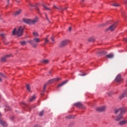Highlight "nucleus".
I'll return each mask as SVG.
<instances>
[{"instance_id":"2","label":"nucleus","mask_w":127,"mask_h":127,"mask_svg":"<svg viewBox=\"0 0 127 127\" xmlns=\"http://www.w3.org/2000/svg\"><path fill=\"white\" fill-rule=\"evenodd\" d=\"M24 28L20 26L19 27L18 30L16 28H14L12 31V35H17V36H21L23 33Z\"/></svg>"},{"instance_id":"25","label":"nucleus","mask_w":127,"mask_h":127,"mask_svg":"<svg viewBox=\"0 0 127 127\" xmlns=\"http://www.w3.org/2000/svg\"><path fill=\"white\" fill-rule=\"evenodd\" d=\"M113 6H115V7H118V6H120V4L118 3H114L112 4Z\"/></svg>"},{"instance_id":"55","label":"nucleus","mask_w":127,"mask_h":127,"mask_svg":"<svg viewBox=\"0 0 127 127\" xmlns=\"http://www.w3.org/2000/svg\"><path fill=\"white\" fill-rule=\"evenodd\" d=\"M23 104L24 105V103H23Z\"/></svg>"},{"instance_id":"11","label":"nucleus","mask_w":127,"mask_h":127,"mask_svg":"<svg viewBox=\"0 0 127 127\" xmlns=\"http://www.w3.org/2000/svg\"><path fill=\"white\" fill-rule=\"evenodd\" d=\"M0 125H1V126H2V127H7V124H6V123L1 119H0Z\"/></svg>"},{"instance_id":"19","label":"nucleus","mask_w":127,"mask_h":127,"mask_svg":"<svg viewBox=\"0 0 127 127\" xmlns=\"http://www.w3.org/2000/svg\"><path fill=\"white\" fill-rule=\"evenodd\" d=\"M106 57L109 58L110 59H112V58H114V55L113 54H109L106 55Z\"/></svg>"},{"instance_id":"17","label":"nucleus","mask_w":127,"mask_h":127,"mask_svg":"<svg viewBox=\"0 0 127 127\" xmlns=\"http://www.w3.org/2000/svg\"><path fill=\"white\" fill-rule=\"evenodd\" d=\"M67 82H68V80H66L65 81H64L63 82H62V83L60 84L58 86V88H60V87H62L63 86H64V85H65V84H66V83H67Z\"/></svg>"},{"instance_id":"16","label":"nucleus","mask_w":127,"mask_h":127,"mask_svg":"<svg viewBox=\"0 0 127 127\" xmlns=\"http://www.w3.org/2000/svg\"><path fill=\"white\" fill-rule=\"evenodd\" d=\"M53 8H57V9H60L61 10H64V9H66V8H65L64 9V8H63L61 7H57L55 5H54Z\"/></svg>"},{"instance_id":"12","label":"nucleus","mask_w":127,"mask_h":127,"mask_svg":"<svg viewBox=\"0 0 127 127\" xmlns=\"http://www.w3.org/2000/svg\"><path fill=\"white\" fill-rule=\"evenodd\" d=\"M96 111H97L98 112H104V111H106V107L103 106L98 108L96 109Z\"/></svg>"},{"instance_id":"54","label":"nucleus","mask_w":127,"mask_h":127,"mask_svg":"<svg viewBox=\"0 0 127 127\" xmlns=\"http://www.w3.org/2000/svg\"><path fill=\"white\" fill-rule=\"evenodd\" d=\"M82 0V1H84V0Z\"/></svg>"},{"instance_id":"4","label":"nucleus","mask_w":127,"mask_h":127,"mask_svg":"<svg viewBox=\"0 0 127 127\" xmlns=\"http://www.w3.org/2000/svg\"><path fill=\"white\" fill-rule=\"evenodd\" d=\"M40 39L38 38H34L33 40H30L28 41V43H30L33 47H36L37 44L40 42Z\"/></svg>"},{"instance_id":"44","label":"nucleus","mask_w":127,"mask_h":127,"mask_svg":"<svg viewBox=\"0 0 127 127\" xmlns=\"http://www.w3.org/2000/svg\"><path fill=\"white\" fill-rule=\"evenodd\" d=\"M35 127H40L36 125V126H35Z\"/></svg>"},{"instance_id":"20","label":"nucleus","mask_w":127,"mask_h":127,"mask_svg":"<svg viewBox=\"0 0 127 127\" xmlns=\"http://www.w3.org/2000/svg\"><path fill=\"white\" fill-rule=\"evenodd\" d=\"M42 63H44L45 64H48L49 63V60H44L41 61Z\"/></svg>"},{"instance_id":"43","label":"nucleus","mask_w":127,"mask_h":127,"mask_svg":"<svg viewBox=\"0 0 127 127\" xmlns=\"http://www.w3.org/2000/svg\"><path fill=\"white\" fill-rule=\"evenodd\" d=\"M108 24V22L106 23L105 24H104V25H107Z\"/></svg>"},{"instance_id":"9","label":"nucleus","mask_w":127,"mask_h":127,"mask_svg":"<svg viewBox=\"0 0 127 127\" xmlns=\"http://www.w3.org/2000/svg\"><path fill=\"white\" fill-rule=\"evenodd\" d=\"M125 97H127V89L125 91L124 93H123L122 94H121L120 97L119 99L120 100H122V99H124Z\"/></svg>"},{"instance_id":"48","label":"nucleus","mask_w":127,"mask_h":127,"mask_svg":"<svg viewBox=\"0 0 127 127\" xmlns=\"http://www.w3.org/2000/svg\"><path fill=\"white\" fill-rule=\"evenodd\" d=\"M30 5H31V6H34V5H32L31 4H30Z\"/></svg>"},{"instance_id":"52","label":"nucleus","mask_w":127,"mask_h":127,"mask_svg":"<svg viewBox=\"0 0 127 127\" xmlns=\"http://www.w3.org/2000/svg\"><path fill=\"white\" fill-rule=\"evenodd\" d=\"M13 118H14V117L12 118H11V120H13Z\"/></svg>"},{"instance_id":"29","label":"nucleus","mask_w":127,"mask_h":127,"mask_svg":"<svg viewBox=\"0 0 127 127\" xmlns=\"http://www.w3.org/2000/svg\"><path fill=\"white\" fill-rule=\"evenodd\" d=\"M21 45H25V44H26V42L25 41L21 42Z\"/></svg>"},{"instance_id":"5","label":"nucleus","mask_w":127,"mask_h":127,"mask_svg":"<svg viewBox=\"0 0 127 127\" xmlns=\"http://www.w3.org/2000/svg\"><path fill=\"white\" fill-rule=\"evenodd\" d=\"M116 27H117V25H116V23H114L111 26H109V27L106 29V31L109 30H110V31H114V30L116 29Z\"/></svg>"},{"instance_id":"41","label":"nucleus","mask_w":127,"mask_h":127,"mask_svg":"<svg viewBox=\"0 0 127 127\" xmlns=\"http://www.w3.org/2000/svg\"><path fill=\"white\" fill-rule=\"evenodd\" d=\"M124 1H125V2L127 4V0H124Z\"/></svg>"},{"instance_id":"10","label":"nucleus","mask_w":127,"mask_h":127,"mask_svg":"<svg viewBox=\"0 0 127 127\" xmlns=\"http://www.w3.org/2000/svg\"><path fill=\"white\" fill-rule=\"evenodd\" d=\"M9 57H10V55H7L4 57H2L1 58V62H5V61H6V59H7V58H9Z\"/></svg>"},{"instance_id":"24","label":"nucleus","mask_w":127,"mask_h":127,"mask_svg":"<svg viewBox=\"0 0 127 127\" xmlns=\"http://www.w3.org/2000/svg\"><path fill=\"white\" fill-rule=\"evenodd\" d=\"M26 89L28 92H31L30 90V86H29V84H26Z\"/></svg>"},{"instance_id":"34","label":"nucleus","mask_w":127,"mask_h":127,"mask_svg":"<svg viewBox=\"0 0 127 127\" xmlns=\"http://www.w3.org/2000/svg\"><path fill=\"white\" fill-rule=\"evenodd\" d=\"M46 86H47V84H45L44 86V90L43 92H44V91H45V89H46Z\"/></svg>"},{"instance_id":"14","label":"nucleus","mask_w":127,"mask_h":127,"mask_svg":"<svg viewBox=\"0 0 127 127\" xmlns=\"http://www.w3.org/2000/svg\"><path fill=\"white\" fill-rule=\"evenodd\" d=\"M122 80H123V78H122L121 74H118L115 79L116 82H121Z\"/></svg>"},{"instance_id":"49","label":"nucleus","mask_w":127,"mask_h":127,"mask_svg":"<svg viewBox=\"0 0 127 127\" xmlns=\"http://www.w3.org/2000/svg\"><path fill=\"white\" fill-rule=\"evenodd\" d=\"M44 94L43 93H41V95L43 96Z\"/></svg>"},{"instance_id":"26","label":"nucleus","mask_w":127,"mask_h":127,"mask_svg":"<svg viewBox=\"0 0 127 127\" xmlns=\"http://www.w3.org/2000/svg\"><path fill=\"white\" fill-rule=\"evenodd\" d=\"M44 114V111H42L41 112H40L39 116L40 117H42V116H43V114Z\"/></svg>"},{"instance_id":"45","label":"nucleus","mask_w":127,"mask_h":127,"mask_svg":"<svg viewBox=\"0 0 127 127\" xmlns=\"http://www.w3.org/2000/svg\"><path fill=\"white\" fill-rule=\"evenodd\" d=\"M1 81H2V80L1 78L0 77V82H1Z\"/></svg>"},{"instance_id":"3","label":"nucleus","mask_w":127,"mask_h":127,"mask_svg":"<svg viewBox=\"0 0 127 127\" xmlns=\"http://www.w3.org/2000/svg\"><path fill=\"white\" fill-rule=\"evenodd\" d=\"M23 21L25 23H27V24H35L36 22L38 21V18L36 17L33 19H27V18H23Z\"/></svg>"},{"instance_id":"32","label":"nucleus","mask_w":127,"mask_h":127,"mask_svg":"<svg viewBox=\"0 0 127 127\" xmlns=\"http://www.w3.org/2000/svg\"><path fill=\"white\" fill-rule=\"evenodd\" d=\"M89 41H94V40H95V39H94V38H91L90 39H89Z\"/></svg>"},{"instance_id":"46","label":"nucleus","mask_w":127,"mask_h":127,"mask_svg":"<svg viewBox=\"0 0 127 127\" xmlns=\"http://www.w3.org/2000/svg\"><path fill=\"white\" fill-rule=\"evenodd\" d=\"M45 15L46 16L47 19H48V18H47V14H46V13H45Z\"/></svg>"},{"instance_id":"50","label":"nucleus","mask_w":127,"mask_h":127,"mask_svg":"<svg viewBox=\"0 0 127 127\" xmlns=\"http://www.w3.org/2000/svg\"><path fill=\"white\" fill-rule=\"evenodd\" d=\"M16 2H19V1H17V0L16 1Z\"/></svg>"},{"instance_id":"27","label":"nucleus","mask_w":127,"mask_h":127,"mask_svg":"<svg viewBox=\"0 0 127 127\" xmlns=\"http://www.w3.org/2000/svg\"><path fill=\"white\" fill-rule=\"evenodd\" d=\"M73 115H68L66 117V119H73Z\"/></svg>"},{"instance_id":"33","label":"nucleus","mask_w":127,"mask_h":127,"mask_svg":"<svg viewBox=\"0 0 127 127\" xmlns=\"http://www.w3.org/2000/svg\"><path fill=\"white\" fill-rule=\"evenodd\" d=\"M68 31H69V32H71L72 31V27H69Z\"/></svg>"},{"instance_id":"42","label":"nucleus","mask_w":127,"mask_h":127,"mask_svg":"<svg viewBox=\"0 0 127 127\" xmlns=\"http://www.w3.org/2000/svg\"><path fill=\"white\" fill-rule=\"evenodd\" d=\"M124 14H126V13H125V12H123L122 15H124Z\"/></svg>"},{"instance_id":"28","label":"nucleus","mask_w":127,"mask_h":127,"mask_svg":"<svg viewBox=\"0 0 127 127\" xmlns=\"http://www.w3.org/2000/svg\"><path fill=\"white\" fill-rule=\"evenodd\" d=\"M45 44H46V43H48L49 42V40L47 39V38H45Z\"/></svg>"},{"instance_id":"35","label":"nucleus","mask_w":127,"mask_h":127,"mask_svg":"<svg viewBox=\"0 0 127 127\" xmlns=\"http://www.w3.org/2000/svg\"><path fill=\"white\" fill-rule=\"evenodd\" d=\"M124 41H125V42H127V38H124Z\"/></svg>"},{"instance_id":"31","label":"nucleus","mask_w":127,"mask_h":127,"mask_svg":"<svg viewBox=\"0 0 127 127\" xmlns=\"http://www.w3.org/2000/svg\"><path fill=\"white\" fill-rule=\"evenodd\" d=\"M6 110L7 111H10V107H9V106H7L6 107Z\"/></svg>"},{"instance_id":"51","label":"nucleus","mask_w":127,"mask_h":127,"mask_svg":"<svg viewBox=\"0 0 127 127\" xmlns=\"http://www.w3.org/2000/svg\"><path fill=\"white\" fill-rule=\"evenodd\" d=\"M0 117H1V114H0Z\"/></svg>"},{"instance_id":"39","label":"nucleus","mask_w":127,"mask_h":127,"mask_svg":"<svg viewBox=\"0 0 127 127\" xmlns=\"http://www.w3.org/2000/svg\"><path fill=\"white\" fill-rule=\"evenodd\" d=\"M36 10H38V11H39V8H38V7H36Z\"/></svg>"},{"instance_id":"23","label":"nucleus","mask_w":127,"mask_h":127,"mask_svg":"<svg viewBox=\"0 0 127 127\" xmlns=\"http://www.w3.org/2000/svg\"><path fill=\"white\" fill-rule=\"evenodd\" d=\"M35 96H32L30 99H29V102H32L33 100H35Z\"/></svg>"},{"instance_id":"8","label":"nucleus","mask_w":127,"mask_h":127,"mask_svg":"<svg viewBox=\"0 0 127 127\" xmlns=\"http://www.w3.org/2000/svg\"><path fill=\"white\" fill-rule=\"evenodd\" d=\"M59 80H61V78H55L53 79H52L48 81L49 84H51L52 83H54V82H57V81H59Z\"/></svg>"},{"instance_id":"18","label":"nucleus","mask_w":127,"mask_h":127,"mask_svg":"<svg viewBox=\"0 0 127 127\" xmlns=\"http://www.w3.org/2000/svg\"><path fill=\"white\" fill-rule=\"evenodd\" d=\"M21 13V10H18L16 11L14 13V15H19V14H20Z\"/></svg>"},{"instance_id":"47","label":"nucleus","mask_w":127,"mask_h":127,"mask_svg":"<svg viewBox=\"0 0 127 127\" xmlns=\"http://www.w3.org/2000/svg\"><path fill=\"white\" fill-rule=\"evenodd\" d=\"M49 74H51V71H50L49 72Z\"/></svg>"},{"instance_id":"15","label":"nucleus","mask_w":127,"mask_h":127,"mask_svg":"<svg viewBox=\"0 0 127 127\" xmlns=\"http://www.w3.org/2000/svg\"><path fill=\"white\" fill-rule=\"evenodd\" d=\"M75 107H77V108H83V104L81 103L80 102H77L74 104Z\"/></svg>"},{"instance_id":"22","label":"nucleus","mask_w":127,"mask_h":127,"mask_svg":"<svg viewBox=\"0 0 127 127\" xmlns=\"http://www.w3.org/2000/svg\"><path fill=\"white\" fill-rule=\"evenodd\" d=\"M42 6H43V7H44L45 9H46L47 10H51V9H50V8L48 7L44 4H42Z\"/></svg>"},{"instance_id":"38","label":"nucleus","mask_w":127,"mask_h":127,"mask_svg":"<svg viewBox=\"0 0 127 127\" xmlns=\"http://www.w3.org/2000/svg\"><path fill=\"white\" fill-rule=\"evenodd\" d=\"M108 96H111V95H112V92L108 93Z\"/></svg>"},{"instance_id":"6","label":"nucleus","mask_w":127,"mask_h":127,"mask_svg":"<svg viewBox=\"0 0 127 127\" xmlns=\"http://www.w3.org/2000/svg\"><path fill=\"white\" fill-rule=\"evenodd\" d=\"M68 43H69V40H64L61 42L60 46L61 47H64V46H66V45L68 44Z\"/></svg>"},{"instance_id":"7","label":"nucleus","mask_w":127,"mask_h":127,"mask_svg":"<svg viewBox=\"0 0 127 127\" xmlns=\"http://www.w3.org/2000/svg\"><path fill=\"white\" fill-rule=\"evenodd\" d=\"M0 35L2 37V40L4 43V44H8V42H6V41H5V34H3V33H1L0 34Z\"/></svg>"},{"instance_id":"36","label":"nucleus","mask_w":127,"mask_h":127,"mask_svg":"<svg viewBox=\"0 0 127 127\" xmlns=\"http://www.w3.org/2000/svg\"><path fill=\"white\" fill-rule=\"evenodd\" d=\"M101 53H103V54H107L106 52L105 51L102 52Z\"/></svg>"},{"instance_id":"1","label":"nucleus","mask_w":127,"mask_h":127,"mask_svg":"<svg viewBox=\"0 0 127 127\" xmlns=\"http://www.w3.org/2000/svg\"><path fill=\"white\" fill-rule=\"evenodd\" d=\"M125 113H126V108L116 109L114 111V114L115 115H119L116 117L115 121L116 122H120V121L123 120Z\"/></svg>"},{"instance_id":"40","label":"nucleus","mask_w":127,"mask_h":127,"mask_svg":"<svg viewBox=\"0 0 127 127\" xmlns=\"http://www.w3.org/2000/svg\"><path fill=\"white\" fill-rule=\"evenodd\" d=\"M80 76H86V73L81 74Z\"/></svg>"},{"instance_id":"53","label":"nucleus","mask_w":127,"mask_h":127,"mask_svg":"<svg viewBox=\"0 0 127 127\" xmlns=\"http://www.w3.org/2000/svg\"><path fill=\"white\" fill-rule=\"evenodd\" d=\"M48 5H50V4H48Z\"/></svg>"},{"instance_id":"30","label":"nucleus","mask_w":127,"mask_h":127,"mask_svg":"<svg viewBox=\"0 0 127 127\" xmlns=\"http://www.w3.org/2000/svg\"><path fill=\"white\" fill-rule=\"evenodd\" d=\"M0 77H3L4 78H5V75H4L1 72H0Z\"/></svg>"},{"instance_id":"21","label":"nucleus","mask_w":127,"mask_h":127,"mask_svg":"<svg viewBox=\"0 0 127 127\" xmlns=\"http://www.w3.org/2000/svg\"><path fill=\"white\" fill-rule=\"evenodd\" d=\"M33 36H34V37H38V36H39V34H38V33L36 32H33Z\"/></svg>"},{"instance_id":"37","label":"nucleus","mask_w":127,"mask_h":127,"mask_svg":"<svg viewBox=\"0 0 127 127\" xmlns=\"http://www.w3.org/2000/svg\"><path fill=\"white\" fill-rule=\"evenodd\" d=\"M51 40H52V41H53V42H54V41H55L54 39L53 38V37L51 38Z\"/></svg>"},{"instance_id":"13","label":"nucleus","mask_w":127,"mask_h":127,"mask_svg":"<svg viewBox=\"0 0 127 127\" xmlns=\"http://www.w3.org/2000/svg\"><path fill=\"white\" fill-rule=\"evenodd\" d=\"M127 120H124L120 121L119 123V126H125V125H127Z\"/></svg>"}]
</instances>
